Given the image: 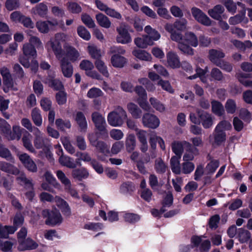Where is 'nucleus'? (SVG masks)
Listing matches in <instances>:
<instances>
[{
  "label": "nucleus",
  "instance_id": "1",
  "mask_svg": "<svg viewBox=\"0 0 252 252\" xmlns=\"http://www.w3.org/2000/svg\"><path fill=\"white\" fill-rule=\"evenodd\" d=\"M189 118L192 123L198 125L201 124L205 129L210 128L213 124L211 114L201 109H197L195 113H190Z\"/></svg>",
  "mask_w": 252,
  "mask_h": 252
},
{
  "label": "nucleus",
  "instance_id": "2",
  "mask_svg": "<svg viewBox=\"0 0 252 252\" xmlns=\"http://www.w3.org/2000/svg\"><path fill=\"white\" fill-rule=\"evenodd\" d=\"M41 215L45 220V224L50 226L60 224L63 221V218L60 211L56 208L52 209H45L41 212Z\"/></svg>",
  "mask_w": 252,
  "mask_h": 252
},
{
  "label": "nucleus",
  "instance_id": "3",
  "mask_svg": "<svg viewBox=\"0 0 252 252\" xmlns=\"http://www.w3.org/2000/svg\"><path fill=\"white\" fill-rule=\"evenodd\" d=\"M23 55L19 57V62L25 68L30 67V60L36 58V50L35 47L30 43H25L23 46Z\"/></svg>",
  "mask_w": 252,
  "mask_h": 252
},
{
  "label": "nucleus",
  "instance_id": "4",
  "mask_svg": "<svg viewBox=\"0 0 252 252\" xmlns=\"http://www.w3.org/2000/svg\"><path fill=\"white\" fill-rule=\"evenodd\" d=\"M92 120L94 125L95 129L101 135L108 134V130L106 128L107 124L105 118L98 112H94L91 115Z\"/></svg>",
  "mask_w": 252,
  "mask_h": 252
},
{
  "label": "nucleus",
  "instance_id": "5",
  "mask_svg": "<svg viewBox=\"0 0 252 252\" xmlns=\"http://www.w3.org/2000/svg\"><path fill=\"white\" fill-rule=\"evenodd\" d=\"M118 111L109 113L107 116L108 124L113 126H119L123 125L124 120L127 118L126 112L121 107L118 108Z\"/></svg>",
  "mask_w": 252,
  "mask_h": 252
},
{
  "label": "nucleus",
  "instance_id": "6",
  "mask_svg": "<svg viewBox=\"0 0 252 252\" xmlns=\"http://www.w3.org/2000/svg\"><path fill=\"white\" fill-rule=\"evenodd\" d=\"M191 11L193 17L199 23L206 26L211 25V19L199 8L193 7Z\"/></svg>",
  "mask_w": 252,
  "mask_h": 252
},
{
  "label": "nucleus",
  "instance_id": "7",
  "mask_svg": "<svg viewBox=\"0 0 252 252\" xmlns=\"http://www.w3.org/2000/svg\"><path fill=\"white\" fill-rule=\"evenodd\" d=\"M19 159L24 167L29 171L32 173L37 172L36 164L28 154L23 153L19 155Z\"/></svg>",
  "mask_w": 252,
  "mask_h": 252
},
{
  "label": "nucleus",
  "instance_id": "8",
  "mask_svg": "<svg viewBox=\"0 0 252 252\" xmlns=\"http://www.w3.org/2000/svg\"><path fill=\"white\" fill-rule=\"evenodd\" d=\"M142 123L145 127L155 129L159 126L160 121L156 115L147 113L143 116Z\"/></svg>",
  "mask_w": 252,
  "mask_h": 252
},
{
  "label": "nucleus",
  "instance_id": "9",
  "mask_svg": "<svg viewBox=\"0 0 252 252\" xmlns=\"http://www.w3.org/2000/svg\"><path fill=\"white\" fill-rule=\"evenodd\" d=\"M58 22L56 20L52 21H38L36 23V27L38 31L42 33H47L52 27L58 26Z\"/></svg>",
  "mask_w": 252,
  "mask_h": 252
},
{
  "label": "nucleus",
  "instance_id": "10",
  "mask_svg": "<svg viewBox=\"0 0 252 252\" xmlns=\"http://www.w3.org/2000/svg\"><path fill=\"white\" fill-rule=\"evenodd\" d=\"M118 34L116 37L118 43L127 44L131 42V38L128 30L123 26L117 28Z\"/></svg>",
  "mask_w": 252,
  "mask_h": 252
},
{
  "label": "nucleus",
  "instance_id": "11",
  "mask_svg": "<svg viewBox=\"0 0 252 252\" xmlns=\"http://www.w3.org/2000/svg\"><path fill=\"white\" fill-rule=\"evenodd\" d=\"M38 244L30 237L21 241L18 246V250L20 252L31 251L36 249Z\"/></svg>",
  "mask_w": 252,
  "mask_h": 252
},
{
  "label": "nucleus",
  "instance_id": "12",
  "mask_svg": "<svg viewBox=\"0 0 252 252\" xmlns=\"http://www.w3.org/2000/svg\"><path fill=\"white\" fill-rule=\"evenodd\" d=\"M61 68L63 75L66 78H70L73 74V68L71 63L65 57L61 61Z\"/></svg>",
  "mask_w": 252,
  "mask_h": 252
},
{
  "label": "nucleus",
  "instance_id": "13",
  "mask_svg": "<svg viewBox=\"0 0 252 252\" xmlns=\"http://www.w3.org/2000/svg\"><path fill=\"white\" fill-rule=\"evenodd\" d=\"M49 141L48 139L42 136V134L36 135L33 141L35 147L37 149L49 150Z\"/></svg>",
  "mask_w": 252,
  "mask_h": 252
},
{
  "label": "nucleus",
  "instance_id": "14",
  "mask_svg": "<svg viewBox=\"0 0 252 252\" xmlns=\"http://www.w3.org/2000/svg\"><path fill=\"white\" fill-rule=\"evenodd\" d=\"M167 63L172 68H178L181 66V62L178 56L172 51L166 54Z\"/></svg>",
  "mask_w": 252,
  "mask_h": 252
},
{
  "label": "nucleus",
  "instance_id": "15",
  "mask_svg": "<svg viewBox=\"0 0 252 252\" xmlns=\"http://www.w3.org/2000/svg\"><path fill=\"white\" fill-rule=\"evenodd\" d=\"M224 57L225 54L221 50L212 49L209 51L208 57L210 61L216 65L222 61L220 59Z\"/></svg>",
  "mask_w": 252,
  "mask_h": 252
},
{
  "label": "nucleus",
  "instance_id": "16",
  "mask_svg": "<svg viewBox=\"0 0 252 252\" xmlns=\"http://www.w3.org/2000/svg\"><path fill=\"white\" fill-rule=\"evenodd\" d=\"M74 119L78 125L80 131L82 132H85L87 131L88 124L84 113L81 111L77 112Z\"/></svg>",
  "mask_w": 252,
  "mask_h": 252
},
{
  "label": "nucleus",
  "instance_id": "17",
  "mask_svg": "<svg viewBox=\"0 0 252 252\" xmlns=\"http://www.w3.org/2000/svg\"><path fill=\"white\" fill-rule=\"evenodd\" d=\"M236 78L240 84L247 88H252V80H249L248 78L252 77V75L249 73L240 72L236 74Z\"/></svg>",
  "mask_w": 252,
  "mask_h": 252
},
{
  "label": "nucleus",
  "instance_id": "18",
  "mask_svg": "<svg viewBox=\"0 0 252 252\" xmlns=\"http://www.w3.org/2000/svg\"><path fill=\"white\" fill-rule=\"evenodd\" d=\"M47 45L51 47L54 54L57 58H60L63 56V50L61 42L59 40L57 39L51 40L47 43Z\"/></svg>",
  "mask_w": 252,
  "mask_h": 252
},
{
  "label": "nucleus",
  "instance_id": "19",
  "mask_svg": "<svg viewBox=\"0 0 252 252\" xmlns=\"http://www.w3.org/2000/svg\"><path fill=\"white\" fill-rule=\"evenodd\" d=\"M0 170L14 175H17L20 173L19 170L16 167L4 161H0Z\"/></svg>",
  "mask_w": 252,
  "mask_h": 252
},
{
  "label": "nucleus",
  "instance_id": "20",
  "mask_svg": "<svg viewBox=\"0 0 252 252\" xmlns=\"http://www.w3.org/2000/svg\"><path fill=\"white\" fill-rule=\"evenodd\" d=\"M46 83L48 84L49 87L53 89L54 91L59 92L64 90L63 83L59 79H55L53 77H49V78H47Z\"/></svg>",
  "mask_w": 252,
  "mask_h": 252
},
{
  "label": "nucleus",
  "instance_id": "21",
  "mask_svg": "<svg viewBox=\"0 0 252 252\" xmlns=\"http://www.w3.org/2000/svg\"><path fill=\"white\" fill-rule=\"evenodd\" d=\"M224 11V7L220 4H217L208 10V14L214 19L220 20L221 19V15Z\"/></svg>",
  "mask_w": 252,
  "mask_h": 252
},
{
  "label": "nucleus",
  "instance_id": "22",
  "mask_svg": "<svg viewBox=\"0 0 252 252\" xmlns=\"http://www.w3.org/2000/svg\"><path fill=\"white\" fill-rule=\"evenodd\" d=\"M126 62V59L119 54H114L111 58V63L115 67L122 68Z\"/></svg>",
  "mask_w": 252,
  "mask_h": 252
},
{
  "label": "nucleus",
  "instance_id": "23",
  "mask_svg": "<svg viewBox=\"0 0 252 252\" xmlns=\"http://www.w3.org/2000/svg\"><path fill=\"white\" fill-rule=\"evenodd\" d=\"M72 176L73 178L81 181L89 176V172L85 168L75 169L72 171Z\"/></svg>",
  "mask_w": 252,
  "mask_h": 252
},
{
  "label": "nucleus",
  "instance_id": "24",
  "mask_svg": "<svg viewBox=\"0 0 252 252\" xmlns=\"http://www.w3.org/2000/svg\"><path fill=\"white\" fill-rule=\"evenodd\" d=\"M134 43L139 48H146L149 45H152L154 42H152L149 37L144 35L142 37L135 38Z\"/></svg>",
  "mask_w": 252,
  "mask_h": 252
},
{
  "label": "nucleus",
  "instance_id": "25",
  "mask_svg": "<svg viewBox=\"0 0 252 252\" xmlns=\"http://www.w3.org/2000/svg\"><path fill=\"white\" fill-rule=\"evenodd\" d=\"M212 112L216 115L221 116L224 114V109L222 103L217 100H213L211 102Z\"/></svg>",
  "mask_w": 252,
  "mask_h": 252
},
{
  "label": "nucleus",
  "instance_id": "26",
  "mask_svg": "<svg viewBox=\"0 0 252 252\" xmlns=\"http://www.w3.org/2000/svg\"><path fill=\"white\" fill-rule=\"evenodd\" d=\"M87 51L92 59L95 60V61H99L101 60L102 56L101 50L95 45H89L87 47Z\"/></svg>",
  "mask_w": 252,
  "mask_h": 252
},
{
  "label": "nucleus",
  "instance_id": "27",
  "mask_svg": "<svg viewBox=\"0 0 252 252\" xmlns=\"http://www.w3.org/2000/svg\"><path fill=\"white\" fill-rule=\"evenodd\" d=\"M59 162L62 165L69 168L74 169L76 167V164L74 163L73 159L68 156H61L59 159Z\"/></svg>",
  "mask_w": 252,
  "mask_h": 252
},
{
  "label": "nucleus",
  "instance_id": "28",
  "mask_svg": "<svg viewBox=\"0 0 252 252\" xmlns=\"http://www.w3.org/2000/svg\"><path fill=\"white\" fill-rule=\"evenodd\" d=\"M127 108L128 112L131 114L133 118L135 119L140 118L142 115V111L138 106L132 102L127 104Z\"/></svg>",
  "mask_w": 252,
  "mask_h": 252
},
{
  "label": "nucleus",
  "instance_id": "29",
  "mask_svg": "<svg viewBox=\"0 0 252 252\" xmlns=\"http://www.w3.org/2000/svg\"><path fill=\"white\" fill-rule=\"evenodd\" d=\"M184 141H174L171 144L172 152L177 156L181 157L184 152Z\"/></svg>",
  "mask_w": 252,
  "mask_h": 252
},
{
  "label": "nucleus",
  "instance_id": "30",
  "mask_svg": "<svg viewBox=\"0 0 252 252\" xmlns=\"http://www.w3.org/2000/svg\"><path fill=\"white\" fill-rule=\"evenodd\" d=\"M32 11L34 14H37L40 17L43 18L47 14L48 7L45 4L40 3L32 8Z\"/></svg>",
  "mask_w": 252,
  "mask_h": 252
},
{
  "label": "nucleus",
  "instance_id": "31",
  "mask_svg": "<svg viewBox=\"0 0 252 252\" xmlns=\"http://www.w3.org/2000/svg\"><path fill=\"white\" fill-rule=\"evenodd\" d=\"M66 58L74 62L77 61L79 57L78 51L73 47L69 46L66 49Z\"/></svg>",
  "mask_w": 252,
  "mask_h": 252
},
{
  "label": "nucleus",
  "instance_id": "32",
  "mask_svg": "<svg viewBox=\"0 0 252 252\" xmlns=\"http://www.w3.org/2000/svg\"><path fill=\"white\" fill-rule=\"evenodd\" d=\"M97 23L102 27L109 28L111 26V22L109 18L101 13H99L95 16Z\"/></svg>",
  "mask_w": 252,
  "mask_h": 252
},
{
  "label": "nucleus",
  "instance_id": "33",
  "mask_svg": "<svg viewBox=\"0 0 252 252\" xmlns=\"http://www.w3.org/2000/svg\"><path fill=\"white\" fill-rule=\"evenodd\" d=\"M32 120L34 124L37 126L42 125V118L41 115L40 110L37 107L34 108L31 112Z\"/></svg>",
  "mask_w": 252,
  "mask_h": 252
},
{
  "label": "nucleus",
  "instance_id": "34",
  "mask_svg": "<svg viewBox=\"0 0 252 252\" xmlns=\"http://www.w3.org/2000/svg\"><path fill=\"white\" fill-rule=\"evenodd\" d=\"M183 41L194 47H197L198 44V41L196 36L192 32L186 33L185 39Z\"/></svg>",
  "mask_w": 252,
  "mask_h": 252
},
{
  "label": "nucleus",
  "instance_id": "35",
  "mask_svg": "<svg viewBox=\"0 0 252 252\" xmlns=\"http://www.w3.org/2000/svg\"><path fill=\"white\" fill-rule=\"evenodd\" d=\"M126 149L127 152L131 153L135 149L136 146L135 137L133 134L128 135L126 141Z\"/></svg>",
  "mask_w": 252,
  "mask_h": 252
},
{
  "label": "nucleus",
  "instance_id": "36",
  "mask_svg": "<svg viewBox=\"0 0 252 252\" xmlns=\"http://www.w3.org/2000/svg\"><path fill=\"white\" fill-rule=\"evenodd\" d=\"M226 133L223 130L215 129L214 140L217 145H220L226 140Z\"/></svg>",
  "mask_w": 252,
  "mask_h": 252
},
{
  "label": "nucleus",
  "instance_id": "37",
  "mask_svg": "<svg viewBox=\"0 0 252 252\" xmlns=\"http://www.w3.org/2000/svg\"><path fill=\"white\" fill-rule=\"evenodd\" d=\"M132 54L137 59L142 61H149L151 58V55L144 50L140 49L134 50Z\"/></svg>",
  "mask_w": 252,
  "mask_h": 252
},
{
  "label": "nucleus",
  "instance_id": "38",
  "mask_svg": "<svg viewBox=\"0 0 252 252\" xmlns=\"http://www.w3.org/2000/svg\"><path fill=\"white\" fill-rule=\"evenodd\" d=\"M94 64L97 69L102 74L103 76L105 77H109V74L107 70V67L101 60L99 61H95Z\"/></svg>",
  "mask_w": 252,
  "mask_h": 252
},
{
  "label": "nucleus",
  "instance_id": "39",
  "mask_svg": "<svg viewBox=\"0 0 252 252\" xmlns=\"http://www.w3.org/2000/svg\"><path fill=\"white\" fill-rule=\"evenodd\" d=\"M167 166L161 158L156 159L155 164V169L158 174H163L166 172Z\"/></svg>",
  "mask_w": 252,
  "mask_h": 252
},
{
  "label": "nucleus",
  "instance_id": "40",
  "mask_svg": "<svg viewBox=\"0 0 252 252\" xmlns=\"http://www.w3.org/2000/svg\"><path fill=\"white\" fill-rule=\"evenodd\" d=\"M17 180L22 183V185L24 186V189L26 190L34 189V184L32 180L28 179L25 175L17 177Z\"/></svg>",
  "mask_w": 252,
  "mask_h": 252
},
{
  "label": "nucleus",
  "instance_id": "41",
  "mask_svg": "<svg viewBox=\"0 0 252 252\" xmlns=\"http://www.w3.org/2000/svg\"><path fill=\"white\" fill-rule=\"evenodd\" d=\"M57 128L61 131L64 130V128H70L71 125L69 120H63L61 118L57 119L55 121Z\"/></svg>",
  "mask_w": 252,
  "mask_h": 252
},
{
  "label": "nucleus",
  "instance_id": "42",
  "mask_svg": "<svg viewBox=\"0 0 252 252\" xmlns=\"http://www.w3.org/2000/svg\"><path fill=\"white\" fill-rule=\"evenodd\" d=\"M124 219L126 222L130 223H135L140 220V217L136 214L125 213L124 215Z\"/></svg>",
  "mask_w": 252,
  "mask_h": 252
},
{
  "label": "nucleus",
  "instance_id": "43",
  "mask_svg": "<svg viewBox=\"0 0 252 252\" xmlns=\"http://www.w3.org/2000/svg\"><path fill=\"white\" fill-rule=\"evenodd\" d=\"M77 32L78 35L83 39L88 41L91 39V35L90 32L84 26H78Z\"/></svg>",
  "mask_w": 252,
  "mask_h": 252
},
{
  "label": "nucleus",
  "instance_id": "44",
  "mask_svg": "<svg viewBox=\"0 0 252 252\" xmlns=\"http://www.w3.org/2000/svg\"><path fill=\"white\" fill-rule=\"evenodd\" d=\"M55 98L57 103L59 105H63L66 102L67 93L64 90L60 91L56 94Z\"/></svg>",
  "mask_w": 252,
  "mask_h": 252
},
{
  "label": "nucleus",
  "instance_id": "45",
  "mask_svg": "<svg viewBox=\"0 0 252 252\" xmlns=\"http://www.w3.org/2000/svg\"><path fill=\"white\" fill-rule=\"evenodd\" d=\"M189 45H190L182 41L179 42L178 48L183 53L188 55H193L194 54V50L190 47Z\"/></svg>",
  "mask_w": 252,
  "mask_h": 252
},
{
  "label": "nucleus",
  "instance_id": "46",
  "mask_svg": "<svg viewBox=\"0 0 252 252\" xmlns=\"http://www.w3.org/2000/svg\"><path fill=\"white\" fill-rule=\"evenodd\" d=\"M56 175L58 179L65 186L66 188H70L71 186L70 181L66 177L65 174L62 170H58Z\"/></svg>",
  "mask_w": 252,
  "mask_h": 252
},
{
  "label": "nucleus",
  "instance_id": "47",
  "mask_svg": "<svg viewBox=\"0 0 252 252\" xmlns=\"http://www.w3.org/2000/svg\"><path fill=\"white\" fill-rule=\"evenodd\" d=\"M68 10L73 14H79L82 11V8L77 2L69 1L67 3Z\"/></svg>",
  "mask_w": 252,
  "mask_h": 252
},
{
  "label": "nucleus",
  "instance_id": "48",
  "mask_svg": "<svg viewBox=\"0 0 252 252\" xmlns=\"http://www.w3.org/2000/svg\"><path fill=\"white\" fill-rule=\"evenodd\" d=\"M225 108L228 114H233L236 110V104L234 100L228 99L225 104Z\"/></svg>",
  "mask_w": 252,
  "mask_h": 252
},
{
  "label": "nucleus",
  "instance_id": "49",
  "mask_svg": "<svg viewBox=\"0 0 252 252\" xmlns=\"http://www.w3.org/2000/svg\"><path fill=\"white\" fill-rule=\"evenodd\" d=\"M0 130L3 134L7 135L11 133L10 125L2 118H0Z\"/></svg>",
  "mask_w": 252,
  "mask_h": 252
},
{
  "label": "nucleus",
  "instance_id": "50",
  "mask_svg": "<svg viewBox=\"0 0 252 252\" xmlns=\"http://www.w3.org/2000/svg\"><path fill=\"white\" fill-rule=\"evenodd\" d=\"M94 147L96 148L99 153H102L105 155H107L110 153L109 149L107 144L103 141H98Z\"/></svg>",
  "mask_w": 252,
  "mask_h": 252
},
{
  "label": "nucleus",
  "instance_id": "51",
  "mask_svg": "<svg viewBox=\"0 0 252 252\" xmlns=\"http://www.w3.org/2000/svg\"><path fill=\"white\" fill-rule=\"evenodd\" d=\"M150 102L152 106L160 112H162L165 110V107L155 97H151L149 99Z\"/></svg>",
  "mask_w": 252,
  "mask_h": 252
},
{
  "label": "nucleus",
  "instance_id": "52",
  "mask_svg": "<svg viewBox=\"0 0 252 252\" xmlns=\"http://www.w3.org/2000/svg\"><path fill=\"white\" fill-rule=\"evenodd\" d=\"M103 94L102 91L97 88L93 87L90 89L87 93V96L91 98L101 96Z\"/></svg>",
  "mask_w": 252,
  "mask_h": 252
},
{
  "label": "nucleus",
  "instance_id": "53",
  "mask_svg": "<svg viewBox=\"0 0 252 252\" xmlns=\"http://www.w3.org/2000/svg\"><path fill=\"white\" fill-rule=\"evenodd\" d=\"M40 104L42 110L45 112L51 110L52 107V101L48 97H43L40 101Z\"/></svg>",
  "mask_w": 252,
  "mask_h": 252
},
{
  "label": "nucleus",
  "instance_id": "54",
  "mask_svg": "<svg viewBox=\"0 0 252 252\" xmlns=\"http://www.w3.org/2000/svg\"><path fill=\"white\" fill-rule=\"evenodd\" d=\"M220 220V217L219 215H215L211 217L208 224L211 229H216L218 227V224Z\"/></svg>",
  "mask_w": 252,
  "mask_h": 252
},
{
  "label": "nucleus",
  "instance_id": "55",
  "mask_svg": "<svg viewBox=\"0 0 252 252\" xmlns=\"http://www.w3.org/2000/svg\"><path fill=\"white\" fill-rule=\"evenodd\" d=\"M81 20L83 23L89 28H93L95 26L91 17L87 14H82L81 16Z\"/></svg>",
  "mask_w": 252,
  "mask_h": 252
},
{
  "label": "nucleus",
  "instance_id": "56",
  "mask_svg": "<svg viewBox=\"0 0 252 252\" xmlns=\"http://www.w3.org/2000/svg\"><path fill=\"white\" fill-rule=\"evenodd\" d=\"M60 209L63 214L66 216L68 217L71 215V209L70 208L67 202L63 199H62L61 204H60Z\"/></svg>",
  "mask_w": 252,
  "mask_h": 252
},
{
  "label": "nucleus",
  "instance_id": "57",
  "mask_svg": "<svg viewBox=\"0 0 252 252\" xmlns=\"http://www.w3.org/2000/svg\"><path fill=\"white\" fill-rule=\"evenodd\" d=\"M239 237L240 238V242L242 243H246L250 240L251 237V232L244 229H241L239 234Z\"/></svg>",
  "mask_w": 252,
  "mask_h": 252
},
{
  "label": "nucleus",
  "instance_id": "58",
  "mask_svg": "<svg viewBox=\"0 0 252 252\" xmlns=\"http://www.w3.org/2000/svg\"><path fill=\"white\" fill-rule=\"evenodd\" d=\"M216 130L219 129L223 130H229L232 128V125L230 123L226 120H223L219 122L216 126Z\"/></svg>",
  "mask_w": 252,
  "mask_h": 252
},
{
  "label": "nucleus",
  "instance_id": "59",
  "mask_svg": "<svg viewBox=\"0 0 252 252\" xmlns=\"http://www.w3.org/2000/svg\"><path fill=\"white\" fill-rule=\"evenodd\" d=\"M9 135L10 136L11 140L17 139L19 140L22 135V130L20 126H13L12 129V132Z\"/></svg>",
  "mask_w": 252,
  "mask_h": 252
},
{
  "label": "nucleus",
  "instance_id": "60",
  "mask_svg": "<svg viewBox=\"0 0 252 252\" xmlns=\"http://www.w3.org/2000/svg\"><path fill=\"white\" fill-rule=\"evenodd\" d=\"M79 67L81 69L88 72V71H92L94 66L91 61L87 60H83L81 62Z\"/></svg>",
  "mask_w": 252,
  "mask_h": 252
},
{
  "label": "nucleus",
  "instance_id": "61",
  "mask_svg": "<svg viewBox=\"0 0 252 252\" xmlns=\"http://www.w3.org/2000/svg\"><path fill=\"white\" fill-rule=\"evenodd\" d=\"M187 21L185 18L177 20L174 23L173 26L178 31H183L186 29Z\"/></svg>",
  "mask_w": 252,
  "mask_h": 252
},
{
  "label": "nucleus",
  "instance_id": "62",
  "mask_svg": "<svg viewBox=\"0 0 252 252\" xmlns=\"http://www.w3.org/2000/svg\"><path fill=\"white\" fill-rule=\"evenodd\" d=\"M194 164L189 161L184 162L182 164V172L185 174L190 173L194 169Z\"/></svg>",
  "mask_w": 252,
  "mask_h": 252
},
{
  "label": "nucleus",
  "instance_id": "63",
  "mask_svg": "<svg viewBox=\"0 0 252 252\" xmlns=\"http://www.w3.org/2000/svg\"><path fill=\"white\" fill-rule=\"evenodd\" d=\"M211 76L213 80L218 81H221L223 78L222 73L217 68H213L211 70Z\"/></svg>",
  "mask_w": 252,
  "mask_h": 252
},
{
  "label": "nucleus",
  "instance_id": "64",
  "mask_svg": "<svg viewBox=\"0 0 252 252\" xmlns=\"http://www.w3.org/2000/svg\"><path fill=\"white\" fill-rule=\"evenodd\" d=\"M90 164L98 174H100L103 172L104 169L102 165L95 159L93 158L92 162H90Z\"/></svg>",
  "mask_w": 252,
  "mask_h": 252
}]
</instances>
